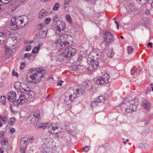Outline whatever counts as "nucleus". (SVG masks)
<instances>
[{"mask_svg":"<svg viewBox=\"0 0 153 153\" xmlns=\"http://www.w3.org/2000/svg\"><path fill=\"white\" fill-rule=\"evenodd\" d=\"M68 38L72 39V38L69 35L66 34L60 35L53 44V46L58 49L59 51H62L59 56L63 60L70 58L76 52L75 48L70 47L72 44V41H71V43L68 41L65 42L66 40L68 41L67 39Z\"/></svg>","mask_w":153,"mask_h":153,"instance_id":"nucleus-1","label":"nucleus"},{"mask_svg":"<svg viewBox=\"0 0 153 153\" xmlns=\"http://www.w3.org/2000/svg\"><path fill=\"white\" fill-rule=\"evenodd\" d=\"M28 22V19L26 16H22L17 18L13 17L11 19L10 28L13 30L19 29L24 27Z\"/></svg>","mask_w":153,"mask_h":153,"instance_id":"nucleus-2","label":"nucleus"},{"mask_svg":"<svg viewBox=\"0 0 153 153\" xmlns=\"http://www.w3.org/2000/svg\"><path fill=\"white\" fill-rule=\"evenodd\" d=\"M30 72L31 74L30 78L31 82L37 83L41 80V79L46 73L45 70L42 68H30Z\"/></svg>","mask_w":153,"mask_h":153,"instance_id":"nucleus-3","label":"nucleus"},{"mask_svg":"<svg viewBox=\"0 0 153 153\" xmlns=\"http://www.w3.org/2000/svg\"><path fill=\"white\" fill-rule=\"evenodd\" d=\"M34 93L33 91L28 92L27 93L21 94L19 99L16 100L18 104H21L28 101H31L34 97Z\"/></svg>","mask_w":153,"mask_h":153,"instance_id":"nucleus-4","label":"nucleus"},{"mask_svg":"<svg viewBox=\"0 0 153 153\" xmlns=\"http://www.w3.org/2000/svg\"><path fill=\"white\" fill-rule=\"evenodd\" d=\"M109 75L107 74H105L102 77L98 76L94 79V82L95 84L102 85L106 84L108 82V79L109 78Z\"/></svg>","mask_w":153,"mask_h":153,"instance_id":"nucleus-5","label":"nucleus"},{"mask_svg":"<svg viewBox=\"0 0 153 153\" xmlns=\"http://www.w3.org/2000/svg\"><path fill=\"white\" fill-rule=\"evenodd\" d=\"M125 105L126 106L124 105L122 108L123 111H125V112H124V113L132 112L135 111L136 110L137 106L136 105H133V103H131L130 102H128Z\"/></svg>","mask_w":153,"mask_h":153,"instance_id":"nucleus-6","label":"nucleus"},{"mask_svg":"<svg viewBox=\"0 0 153 153\" xmlns=\"http://www.w3.org/2000/svg\"><path fill=\"white\" fill-rule=\"evenodd\" d=\"M40 117V113L39 111L36 110L33 113V117L30 120L31 123L36 124L39 120Z\"/></svg>","mask_w":153,"mask_h":153,"instance_id":"nucleus-7","label":"nucleus"},{"mask_svg":"<svg viewBox=\"0 0 153 153\" xmlns=\"http://www.w3.org/2000/svg\"><path fill=\"white\" fill-rule=\"evenodd\" d=\"M104 40L102 43L105 45L113 39V36L111 33L109 32H106L104 34Z\"/></svg>","mask_w":153,"mask_h":153,"instance_id":"nucleus-8","label":"nucleus"},{"mask_svg":"<svg viewBox=\"0 0 153 153\" xmlns=\"http://www.w3.org/2000/svg\"><path fill=\"white\" fill-rule=\"evenodd\" d=\"M126 10L127 12L125 13V15H127L128 13L137 10V8L134 7L133 4L130 3H127L124 5Z\"/></svg>","mask_w":153,"mask_h":153,"instance_id":"nucleus-9","label":"nucleus"},{"mask_svg":"<svg viewBox=\"0 0 153 153\" xmlns=\"http://www.w3.org/2000/svg\"><path fill=\"white\" fill-rule=\"evenodd\" d=\"M105 99L102 96H100L98 98L94 99L92 102L91 106L92 107H95L99 105L101 102H103Z\"/></svg>","mask_w":153,"mask_h":153,"instance_id":"nucleus-10","label":"nucleus"},{"mask_svg":"<svg viewBox=\"0 0 153 153\" xmlns=\"http://www.w3.org/2000/svg\"><path fill=\"white\" fill-rule=\"evenodd\" d=\"M68 91L69 92H74L75 94L76 95L77 97L82 95L84 93L85 90L84 89L82 90V88L79 87L78 88H75L74 89L73 88L69 89L68 90Z\"/></svg>","mask_w":153,"mask_h":153,"instance_id":"nucleus-11","label":"nucleus"},{"mask_svg":"<svg viewBox=\"0 0 153 153\" xmlns=\"http://www.w3.org/2000/svg\"><path fill=\"white\" fill-rule=\"evenodd\" d=\"M10 32L6 29H5L3 32H0V44L3 43L4 42L6 35H10Z\"/></svg>","mask_w":153,"mask_h":153,"instance_id":"nucleus-12","label":"nucleus"},{"mask_svg":"<svg viewBox=\"0 0 153 153\" xmlns=\"http://www.w3.org/2000/svg\"><path fill=\"white\" fill-rule=\"evenodd\" d=\"M16 94L13 91H10L7 93V99L11 102L15 101L16 99Z\"/></svg>","mask_w":153,"mask_h":153,"instance_id":"nucleus-13","label":"nucleus"},{"mask_svg":"<svg viewBox=\"0 0 153 153\" xmlns=\"http://www.w3.org/2000/svg\"><path fill=\"white\" fill-rule=\"evenodd\" d=\"M48 130L49 132L52 134H57L59 132V131L58 130V127H54L52 125L48 126Z\"/></svg>","mask_w":153,"mask_h":153,"instance_id":"nucleus-14","label":"nucleus"},{"mask_svg":"<svg viewBox=\"0 0 153 153\" xmlns=\"http://www.w3.org/2000/svg\"><path fill=\"white\" fill-rule=\"evenodd\" d=\"M96 60L97 61H96L95 62L93 60L90 61L91 65L89 66V68L90 69V71L94 70L95 68H96L99 65V62L101 61V60L98 59H96Z\"/></svg>","mask_w":153,"mask_h":153,"instance_id":"nucleus-15","label":"nucleus"},{"mask_svg":"<svg viewBox=\"0 0 153 153\" xmlns=\"http://www.w3.org/2000/svg\"><path fill=\"white\" fill-rule=\"evenodd\" d=\"M48 15V12L45 9H42L39 12L38 17L39 19H41L47 16Z\"/></svg>","mask_w":153,"mask_h":153,"instance_id":"nucleus-16","label":"nucleus"},{"mask_svg":"<svg viewBox=\"0 0 153 153\" xmlns=\"http://www.w3.org/2000/svg\"><path fill=\"white\" fill-rule=\"evenodd\" d=\"M84 69L85 67L80 65H74L72 67V70L76 71L82 72Z\"/></svg>","mask_w":153,"mask_h":153,"instance_id":"nucleus-17","label":"nucleus"},{"mask_svg":"<svg viewBox=\"0 0 153 153\" xmlns=\"http://www.w3.org/2000/svg\"><path fill=\"white\" fill-rule=\"evenodd\" d=\"M42 142H43L44 144L47 147L50 146L51 144L53 142V140L50 137L47 138H45L42 139Z\"/></svg>","mask_w":153,"mask_h":153,"instance_id":"nucleus-18","label":"nucleus"},{"mask_svg":"<svg viewBox=\"0 0 153 153\" xmlns=\"http://www.w3.org/2000/svg\"><path fill=\"white\" fill-rule=\"evenodd\" d=\"M142 104L143 107L146 110H148L150 108L151 105V103L149 101L147 100L146 99L143 100V101Z\"/></svg>","mask_w":153,"mask_h":153,"instance_id":"nucleus-19","label":"nucleus"},{"mask_svg":"<svg viewBox=\"0 0 153 153\" xmlns=\"http://www.w3.org/2000/svg\"><path fill=\"white\" fill-rule=\"evenodd\" d=\"M94 51L97 56L96 57V59L102 60V55L101 52L98 49H96L94 50Z\"/></svg>","mask_w":153,"mask_h":153,"instance_id":"nucleus-20","label":"nucleus"},{"mask_svg":"<svg viewBox=\"0 0 153 153\" xmlns=\"http://www.w3.org/2000/svg\"><path fill=\"white\" fill-rule=\"evenodd\" d=\"M83 85L85 87V88L88 90L91 91L93 88L92 85L90 82H83Z\"/></svg>","mask_w":153,"mask_h":153,"instance_id":"nucleus-21","label":"nucleus"},{"mask_svg":"<svg viewBox=\"0 0 153 153\" xmlns=\"http://www.w3.org/2000/svg\"><path fill=\"white\" fill-rule=\"evenodd\" d=\"M28 138L26 137H23L21 140V146L22 147H26L27 144V141Z\"/></svg>","mask_w":153,"mask_h":153,"instance_id":"nucleus-22","label":"nucleus"},{"mask_svg":"<svg viewBox=\"0 0 153 153\" xmlns=\"http://www.w3.org/2000/svg\"><path fill=\"white\" fill-rule=\"evenodd\" d=\"M48 123H40L37 126H36V128H42L43 129L46 128H48Z\"/></svg>","mask_w":153,"mask_h":153,"instance_id":"nucleus-23","label":"nucleus"},{"mask_svg":"<svg viewBox=\"0 0 153 153\" xmlns=\"http://www.w3.org/2000/svg\"><path fill=\"white\" fill-rule=\"evenodd\" d=\"M20 84L19 83V82H16V83H15L14 84V86L15 87V88L17 90V91L18 92H23V91H26V90L25 89H24L22 88H21L22 87V85H20L21 87H17V84Z\"/></svg>","mask_w":153,"mask_h":153,"instance_id":"nucleus-24","label":"nucleus"},{"mask_svg":"<svg viewBox=\"0 0 153 153\" xmlns=\"http://www.w3.org/2000/svg\"><path fill=\"white\" fill-rule=\"evenodd\" d=\"M47 31L42 30L39 31L38 36L42 39H44L46 36Z\"/></svg>","mask_w":153,"mask_h":153,"instance_id":"nucleus-25","label":"nucleus"},{"mask_svg":"<svg viewBox=\"0 0 153 153\" xmlns=\"http://www.w3.org/2000/svg\"><path fill=\"white\" fill-rule=\"evenodd\" d=\"M7 120V117H3V116H0V127L3 126L1 122L3 121L4 123H6Z\"/></svg>","mask_w":153,"mask_h":153,"instance_id":"nucleus-26","label":"nucleus"},{"mask_svg":"<svg viewBox=\"0 0 153 153\" xmlns=\"http://www.w3.org/2000/svg\"><path fill=\"white\" fill-rule=\"evenodd\" d=\"M6 98L4 96H1L0 97V104L5 105L6 104Z\"/></svg>","mask_w":153,"mask_h":153,"instance_id":"nucleus-27","label":"nucleus"},{"mask_svg":"<svg viewBox=\"0 0 153 153\" xmlns=\"http://www.w3.org/2000/svg\"><path fill=\"white\" fill-rule=\"evenodd\" d=\"M77 97L76 95L75 94V93L74 92H73V94H71L69 96V100L70 101V102H71L72 101H73Z\"/></svg>","mask_w":153,"mask_h":153,"instance_id":"nucleus-28","label":"nucleus"},{"mask_svg":"<svg viewBox=\"0 0 153 153\" xmlns=\"http://www.w3.org/2000/svg\"><path fill=\"white\" fill-rule=\"evenodd\" d=\"M131 103H133V105H136L137 106L139 104L138 100L137 98H135L133 101L130 102Z\"/></svg>","mask_w":153,"mask_h":153,"instance_id":"nucleus-29","label":"nucleus"},{"mask_svg":"<svg viewBox=\"0 0 153 153\" xmlns=\"http://www.w3.org/2000/svg\"><path fill=\"white\" fill-rule=\"evenodd\" d=\"M45 26V25L44 24H40L37 25V28L39 30H42V29H44V28H46Z\"/></svg>","mask_w":153,"mask_h":153,"instance_id":"nucleus-30","label":"nucleus"},{"mask_svg":"<svg viewBox=\"0 0 153 153\" xmlns=\"http://www.w3.org/2000/svg\"><path fill=\"white\" fill-rule=\"evenodd\" d=\"M137 1L139 4L141 5L145 4L149 0H136Z\"/></svg>","mask_w":153,"mask_h":153,"instance_id":"nucleus-31","label":"nucleus"},{"mask_svg":"<svg viewBox=\"0 0 153 153\" xmlns=\"http://www.w3.org/2000/svg\"><path fill=\"white\" fill-rule=\"evenodd\" d=\"M32 55L31 53H25L23 57L22 58L23 59H25V58L28 59H31V56Z\"/></svg>","mask_w":153,"mask_h":153,"instance_id":"nucleus-32","label":"nucleus"},{"mask_svg":"<svg viewBox=\"0 0 153 153\" xmlns=\"http://www.w3.org/2000/svg\"><path fill=\"white\" fill-rule=\"evenodd\" d=\"M60 7V5L58 3H56L53 7V10L54 11L58 10Z\"/></svg>","mask_w":153,"mask_h":153,"instance_id":"nucleus-33","label":"nucleus"},{"mask_svg":"<svg viewBox=\"0 0 153 153\" xmlns=\"http://www.w3.org/2000/svg\"><path fill=\"white\" fill-rule=\"evenodd\" d=\"M114 54V52L111 50L107 53V56L109 58H111L113 56Z\"/></svg>","mask_w":153,"mask_h":153,"instance_id":"nucleus-34","label":"nucleus"},{"mask_svg":"<svg viewBox=\"0 0 153 153\" xmlns=\"http://www.w3.org/2000/svg\"><path fill=\"white\" fill-rule=\"evenodd\" d=\"M65 18L67 20V21L69 23H72V20L71 16L68 14H67L65 15Z\"/></svg>","mask_w":153,"mask_h":153,"instance_id":"nucleus-35","label":"nucleus"},{"mask_svg":"<svg viewBox=\"0 0 153 153\" xmlns=\"http://www.w3.org/2000/svg\"><path fill=\"white\" fill-rule=\"evenodd\" d=\"M137 69L134 66L131 70V74L132 75H134L137 71Z\"/></svg>","mask_w":153,"mask_h":153,"instance_id":"nucleus-36","label":"nucleus"},{"mask_svg":"<svg viewBox=\"0 0 153 153\" xmlns=\"http://www.w3.org/2000/svg\"><path fill=\"white\" fill-rule=\"evenodd\" d=\"M39 47L36 46L32 50V52L33 53H37L39 50Z\"/></svg>","mask_w":153,"mask_h":153,"instance_id":"nucleus-37","label":"nucleus"},{"mask_svg":"<svg viewBox=\"0 0 153 153\" xmlns=\"http://www.w3.org/2000/svg\"><path fill=\"white\" fill-rule=\"evenodd\" d=\"M15 119L14 118H11L9 122V124L10 125L12 126L13 124L14 123Z\"/></svg>","mask_w":153,"mask_h":153,"instance_id":"nucleus-38","label":"nucleus"},{"mask_svg":"<svg viewBox=\"0 0 153 153\" xmlns=\"http://www.w3.org/2000/svg\"><path fill=\"white\" fill-rule=\"evenodd\" d=\"M133 50V48L132 47L130 46L128 47V52L129 54H130L132 53Z\"/></svg>","mask_w":153,"mask_h":153,"instance_id":"nucleus-39","label":"nucleus"},{"mask_svg":"<svg viewBox=\"0 0 153 153\" xmlns=\"http://www.w3.org/2000/svg\"><path fill=\"white\" fill-rule=\"evenodd\" d=\"M89 146H85L82 148V150L85 152H86L89 149Z\"/></svg>","mask_w":153,"mask_h":153,"instance_id":"nucleus-40","label":"nucleus"},{"mask_svg":"<svg viewBox=\"0 0 153 153\" xmlns=\"http://www.w3.org/2000/svg\"><path fill=\"white\" fill-rule=\"evenodd\" d=\"M5 54L7 55L8 56H9L11 54L10 50L8 48L6 49L5 51Z\"/></svg>","mask_w":153,"mask_h":153,"instance_id":"nucleus-41","label":"nucleus"},{"mask_svg":"<svg viewBox=\"0 0 153 153\" xmlns=\"http://www.w3.org/2000/svg\"><path fill=\"white\" fill-rule=\"evenodd\" d=\"M51 21V19L50 18H48L45 19V24H48Z\"/></svg>","mask_w":153,"mask_h":153,"instance_id":"nucleus-42","label":"nucleus"},{"mask_svg":"<svg viewBox=\"0 0 153 153\" xmlns=\"http://www.w3.org/2000/svg\"><path fill=\"white\" fill-rule=\"evenodd\" d=\"M26 65V63L25 62L22 63L21 64V65L20 66V69L21 70L23 69L25 67V66Z\"/></svg>","mask_w":153,"mask_h":153,"instance_id":"nucleus-43","label":"nucleus"},{"mask_svg":"<svg viewBox=\"0 0 153 153\" xmlns=\"http://www.w3.org/2000/svg\"><path fill=\"white\" fill-rule=\"evenodd\" d=\"M58 17V16L56 15L55 16H53L52 18V20L53 21V22H56V19H57Z\"/></svg>","mask_w":153,"mask_h":153,"instance_id":"nucleus-44","label":"nucleus"},{"mask_svg":"<svg viewBox=\"0 0 153 153\" xmlns=\"http://www.w3.org/2000/svg\"><path fill=\"white\" fill-rule=\"evenodd\" d=\"M12 75L13 76L17 77L18 76V73L15 72L14 70H13L12 72Z\"/></svg>","mask_w":153,"mask_h":153,"instance_id":"nucleus-45","label":"nucleus"},{"mask_svg":"<svg viewBox=\"0 0 153 153\" xmlns=\"http://www.w3.org/2000/svg\"><path fill=\"white\" fill-rule=\"evenodd\" d=\"M26 147H22L21 146L20 151L21 153H25V149Z\"/></svg>","mask_w":153,"mask_h":153,"instance_id":"nucleus-46","label":"nucleus"},{"mask_svg":"<svg viewBox=\"0 0 153 153\" xmlns=\"http://www.w3.org/2000/svg\"><path fill=\"white\" fill-rule=\"evenodd\" d=\"M34 140V138L33 136H31L29 138V143H31L33 142Z\"/></svg>","mask_w":153,"mask_h":153,"instance_id":"nucleus-47","label":"nucleus"},{"mask_svg":"<svg viewBox=\"0 0 153 153\" xmlns=\"http://www.w3.org/2000/svg\"><path fill=\"white\" fill-rule=\"evenodd\" d=\"M31 49V46L30 45H29L28 46H27L26 48V51H28L30 50Z\"/></svg>","mask_w":153,"mask_h":153,"instance_id":"nucleus-48","label":"nucleus"},{"mask_svg":"<svg viewBox=\"0 0 153 153\" xmlns=\"http://www.w3.org/2000/svg\"><path fill=\"white\" fill-rule=\"evenodd\" d=\"M61 24L62 29L63 30L65 27V25L64 22H61Z\"/></svg>","mask_w":153,"mask_h":153,"instance_id":"nucleus-49","label":"nucleus"},{"mask_svg":"<svg viewBox=\"0 0 153 153\" xmlns=\"http://www.w3.org/2000/svg\"><path fill=\"white\" fill-rule=\"evenodd\" d=\"M2 0V5L7 4L8 3V1H7V0Z\"/></svg>","mask_w":153,"mask_h":153,"instance_id":"nucleus-50","label":"nucleus"},{"mask_svg":"<svg viewBox=\"0 0 153 153\" xmlns=\"http://www.w3.org/2000/svg\"><path fill=\"white\" fill-rule=\"evenodd\" d=\"M145 13L147 15H149V14H150V11L148 9L146 10L145 12Z\"/></svg>","mask_w":153,"mask_h":153,"instance_id":"nucleus-51","label":"nucleus"},{"mask_svg":"<svg viewBox=\"0 0 153 153\" xmlns=\"http://www.w3.org/2000/svg\"><path fill=\"white\" fill-rule=\"evenodd\" d=\"M4 145H7L8 144V141L7 140H4L3 141Z\"/></svg>","mask_w":153,"mask_h":153,"instance_id":"nucleus-52","label":"nucleus"},{"mask_svg":"<svg viewBox=\"0 0 153 153\" xmlns=\"http://www.w3.org/2000/svg\"><path fill=\"white\" fill-rule=\"evenodd\" d=\"M115 23L117 26V29L118 30L119 29V22H117V21L116 20H115Z\"/></svg>","mask_w":153,"mask_h":153,"instance_id":"nucleus-53","label":"nucleus"},{"mask_svg":"<svg viewBox=\"0 0 153 153\" xmlns=\"http://www.w3.org/2000/svg\"><path fill=\"white\" fill-rule=\"evenodd\" d=\"M10 131L12 133H14L15 131V129L14 128H11L10 130Z\"/></svg>","mask_w":153,"mask_h":153,"instance_id":"nucleus-54","label":"nucleus"},{"mask_svg":"<svg viewBox=\"0 0 153 153\" xmlns=\"http://www.w3.org/2000/svg\"><path fill=\"white\" fill-rule=\"evenodd\" d=\"M63 82L62 81H60L58 82L57 83V85H59L60 86H61L62 85V84Z\"/></svg>","mask_w":153,"mask_h":153,"instance_id":"nucleus-55","label":"nucleus"},{"mask_svg":"<svg viewBox=\"0 0 153 153\" xmlns=\"http://www.w3.org/2000/svg\"><path fill=\"white\" fill-rule=\"evenodd\" d=\"M65 103L67 105H69L70 103V102H67V100H66V99H65L64 100Z\"/></svg>","mask_w":153,"mask_h":153,"instance_id":"nucleus-56","label":"nucleus"},{"mask_svg":"<svg viewBox=\"0 0 153 153\" xmlns=\"http://www.w3.org/2000/svg\"><path fill=\"white\" fill-rule=\"evenodd\" d=\"M42 43H41V42H39L37 45V47H39V48L40 47L42 46Z\"/></svg>","mask_w":153,"mask_h":153,"instance_id":"nucleus-57","label":"nucleus"},{"mask_svg":"<svg viewBox=\"0 0 153 153\" xmlns=\"http://www.w3.org/2000/svg\"><path fill=\"white\" fill-rule=\"evenodd\" d=\"M152 43L149 42L148 43L147 45V46L149 47V46L150 47V48H152Z\"/></svg>","mask_w":153,"mask_h":153,"instance_id":"nucleus-58","label":"nucleus"},{"mask_svg":"<svg viewBox=\"0 0 153 153\" xmlns=\"http://www.w3.org/2000/svg\"><path fill=\"white\" fill-rule=\"evenodd\" d=\"M70 0H65V4H68Z\"/></svg>","mask_w":153,"mask_h":153,"instance_id":"nucleus-59","label":"nucleus"},{"mask_svg":"<svg viewBox=\"0 0 153 153\" xmlns=\"http://www.w3.org/2000/svg\"><path fill=\"white\" fill-rule=\"evenodd\" d=\"M3 149L2 148H0V153H3Z\"/></svg>","mask_w":153,"mask_h":153,"instance_id":"nucleus-60","label":"nucleus"},{"mask_svg":"<svg viewBox=\"0 0 153 153\" xmlns=\"http://www.w3.org/2000/svg\"><path fill=\"white\" fill-rule=\"evenodd\" d=\"M67 4H65H65L64 5V8H65L67 7V6H66Z\"/></svg>","mask_w":153,"mask_h":153,"instance_id":"nucleus-61","label":"nucleus"},{"mask_svg":"<svg viewBox=\"0 0 153 153\" xmlns=\"http://www.w3.org/2000/svg\"><path fill=\"white\" fill-rule=\"evenodd\" d=\"M151 86L152 91H153V84H151Z\"/></svg>","mask_w":153,"mask_h":153,"instance_id":"nucleus-62","label":"nucleus"},{"mask_svg":"<svg viewBox=\"0 0 153 153\" xmlns=\"http://www.w3.org/2000/svg\"><path fill=\"white\" fill-rule=\"evenodd\" d=\"M151 6L152 8H153V0L151 3Z\"/></svg>","mask_w":153,"mask_h":153,"instance_id":"nucleus-63","label":"nucleus"},{"mask_svg":"<svg viewBox=\"0 0 153 153\" xmlns=\"http://www.w3.org/2000/svg\"><path fill=\"white\" fill-rule=\"evenodd\" d=\"M123 143H124L125 144H126V141H123Z\"/></svg>","mask_w":153,"mask_h":153,"instance_id":"nucleus-64","label":"nucleus"}]
</instances>
